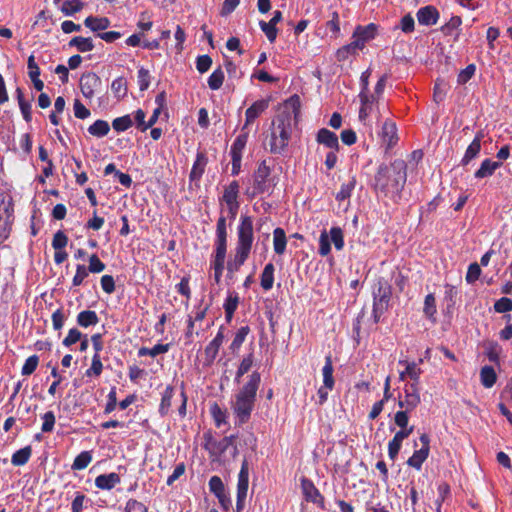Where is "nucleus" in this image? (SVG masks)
Listing matches in <instances>:
<instances>
[{
	"label": "nucleus",
	"mask_w": 512,
	"mask_h": 512,
	"mask_svg": "<svg viewBox=\"0 0 512 512\" xmlns=\"http://www.w3.org/2000/svg\"><path fill=\"white\" fill-rule=\"evenodd\" d=\"M399 364H405L406 365V373L407 376L413 380V383L419 382V377L421 374V369L417 366L415 362L408 363L406 361H399Z\"/></svg>",
	"instance_id": "obj_45"
},
{
	"label": "nucleus",
	"mask_w": 512,
	"mask_h": 512,
	"mask_svg": "<svg viewBox=\"0 0 512 512\" xmlns=\"http://www.w3.org/2000/svg\"><path fill=\"white\" fill-rule=\"evenodd\" d=\"M252 365H253V354L250 353L247 356H245L243 358V360L241 361L239 368L236 372L235 380L238 382L239 379L251 369Z\"/></svg>",
	"instance_id": "obj_44"
},
{
	"label": "nucleus",
	"mask_w": 512,
	"mask_h": 512,
	"mask_svg": "<svg viewBox=\"0 0 512 512\" xmlns=\"http://www.w3.org/2000/svg\"><path fill=\"white\" fill-rule=\"evenodd\" d=\"M261 381L260 374L253 372L249 376L248 382L243 385L239 392L235 395V400L232 403V409L237 418V424L242 425L246 423L253 411L256 392Z\"/></svg>",
	"instance_id": "obj_3"
},
{
	"label": "nucleus",
	"mask_w": 512,
	"mask_h": 512,
	"mask_svg": "<svg viewBox=\"0 0 512 512\" xmlns=\"http://www.w3.org/2000/svg\"><path fill=\"white\" fill-rule=\"evenodd\" d=\"M215 245H216V249H215L214 260L212 262V267H213L214 271H223L226 252H227V245H220V244H215Z\"/></svg>",
	"instance_id": "obj_25"
},
{
	"label": "nucleus",
	"mask_w": 512,
	"mask_h": 512,
	"mask_svg": "<svg viewBox=\"0 0 512 512\" xmlns=\"http://www.w3.org/2000/svg\"><path fill=\"white\" fill-rule=\"evenodd\" d=\"M249 255L244 254L239 251H235V257L233 260L228 261L227 263V272L228 276L232 277L233 274L239 271L240 267L245 263L248 259Z\"/></svg>",
	"instance_id": "obj_27"
},
{
	"label": "nucleus",
	"mask_w": 512,
	"mask_h": 512,
	"mask_svg": "<svg viewBox=\"0 0 512 512\" xmlns=\"http://www.w3.org/2000/svg\"><path fill=\"white\" fill-rule=\"evenodd\" d=\"M92 461V455L89 451H83L79 455L76 456L74 462L72 464L73 470H83L85 469L90 462Z\"/></svg>",
	"instance_id": "obj_38"
},
{
	"label": "nucleus",
	"mask_w": 512,
	"mask_h": 512,
	"mask_svg": "<svg viewBox=\"0 0 512 512\" xmlns=\"http://www.w3.org/2000/svg\"><path fill=\"white\" fill-rule=\"evenodd\" d=\"M476 66L469 64L465 69L461 70L457 77L458 84L467 83L475 74Z\"/></svg>",
	"instance_id": "obj_53"
},
{
	"label": "nucleus",
	"mask_w": 512,
	"mask_h": 512,
	"mask_svg": "<svg viewBox=\"0 0 512 512\" xmlns=\"http://www.w3.org/2000/svg\"><path fill=\"white\" fill-rule=\"evenodd\" d=\"M317 142L332 150L339 149V141L337 135L326 128H322L318 131Z\"/></svg>",
	"instance_id": "obj_13"
},
{
	"label": "nucleus",
	"mask_w": 512,
	"mask_h": 512,
	"mask_svg": "<svg viewBox=\"0 0 512 512\" xmlns=\"http://www.w3.org/2000/svg\"><path fill=\"white\" fill-rule=\"evenodd\" d=\"M407 180V164L402 159H396L390 164L379 166L373 188L377 194L388 197L394 201L400 198Z\"/></svg>",
	"instance_id": "obj_1"
},
{
	"label": "nucleus",
	"mask_w": 512,
	"mask_h": 512,
	"mask_svg": "<svg viewBox=\"0 0 512 512\" xmlns=\"http://www.w3.org/2000/svg\"><path fill=\"white\" fill-rule=\"evenodd\" d=\"M439 18L437 9L433 6H425L418 10L417 19L422 25H434Z\"/></svg>",
	"instance_id": "obj_12"
},
{
	"label": "nucleus",
	"mask_w": 512,
	"mask_h": 512,
	"mask_svg": "<svg viewBox=\"0 0 512 512\" xmlns=\"http://www.w3.org/2000/svg\"><path fill=\"white\" fill-rule=\"evenodd\" d=\"M259 26H260L261 30L265 33L268 40L271 43H273L277 37V32H278L276 26L274 24H272L270 21L265 22L263 20H261L259 22Z\"/></svg>",
	"instance_id": "obj_46"
},
{
	"label": "nucleus",
	"mask_w": 512,
	"mask_h": 512,
	"mask_svg": "<svg viewBox=\"0 0 512 512\" xmlns=\"http://www.w3.org/2000/svg\"><path fill=\"white\" fill-rule=\"evenodd\" d=\"M274 265L272 263H268L265 265L262 274H261V287L268 291L273 287L274 283Z\"/></svg>",
	"instance_id": "obj_23"
},
{
	"label": "nucleus",
	"mask_w": 512,
	"mask_h": 512,
	"mask_svg": "<svg viewBox=\"0 0 512 512\" xmlns=\"http://www.w3.org/2000/svg\"><path fill=\"white\" fill-rule=\"evenodd\" d=\"M250 329L248 326H243L240 329H238L232 343H231V350L236 351L238 350L243 342L245 341L246 336L248 335Z\"/></svg>",
	"instance_id": "obj_43"
},
{
	"label": "nucleus",
	"mask_w": 512,
	"mask_h": 512,
	"mask_svg": "<svg viewBox=\"0 0 512 512\" xmlns=\"http://www.w3.org/2000/svg\"><path fill=\"white\" fill-rule=\"evenodd\" d=\"M101 79L98 75L93 72H87L82 74L80 78V89L85 98H92L95 90L100 86Z\"/></svg>",
	"instance_id": "obj_9"
},
{
	"label": "nucleus",
	"mask_w": 512,
	"mask_h": 512,
	"mask_svg": "<svg viewBox=\"0 0 512 512\" xmlns=\"http://www.w3.org/2000/svg\"><path fill=\"white\" fill-rule=\"evenodd\" d=\"M103 365L101 362V358L99 354H94L92 358L91 367L86 371L87 376H91L92 374L99 376L102 372Z\"/></svg>",
	"instance_id": "obj_62"
},
{
	"label": "nucleus",
	"mask_w": 512,
	"mask_h": 512,
	"mask_svg": "<svg viewBox=\"0 0 512 512\" xmlns=\"http://www.w3.org/2000/svg\"><path fill=\"white\" fill-rule=\"evenodd\" d=\"M84 24L92 31H103L110 26V21L106 17H93L89 16L85 19Z\"/></svg>",
	"instance_id": "obj_21"
},
{
	"label": "nucleus",
	"mask_w": 512,
	"mask_h": 512,
	"mask_svg": "<svg viewBox=\"0 0 512 512\" xmlns=\"http://www.w3.org/2000/svg\"><path fill=\"white\" fill-rule=\"evenodd\" d=\"M121 481L117 473L101 474L95 479V486L102 490H111Z\"/></svg>",
	"instance_id": "obj_14"
},
{
	"label": "nucleus",
	"mask_w": 512,
	"mask_h": 512,
	"mask_svg": "<svg viewBox=\"0 0 512 512\" xmlns=\"http://www.w3.org/2000/svg\"><path fill=\"white\" fill-rule=\"evenodd\" d=\"M212 65V59L208 55H201L197 57L196 68L200 73L207 72Z\"/></svg>",
	"instance_id": "obj_63"
},
{
	"label": "nucleus",
	"mask_w": 512,
	"mask_h": 512,
	"mask_svg": "<svg viewBox=\"0 0 512 512\" xmlns=\"http://www.w3.org/2000/svg\"><path fill=\"white\" fill-rule=\"evenodd\" d=\"M323 374V383L324 386L328 388L334 387V378H333V365H332V359L331 356H326L325 358V365L322 369Z\"/></svg>",
	"instance_id": "obj_31"
},
{
	"label": "nucleus",
	"mask_w": 512,
	"mask_h": 512,
	"mask_svg": "<svg viewBox=\"0 0 512 512\" xmlns=\"http://www.w3.org/2000/svg\"><path fill=\"white\" fill-rule=\"evenodd\" d=\"M224 340L222 331H219L215 338L205 348V354L210 360H214Z\"/></svg>",
	"instance_id": "obj_24"
},
{
	"label": "nucleus",
	"mask_w": 512,
	"mask_h": 512,
	"mask_svg": "<svg viewBox=\"0 0 512 512\" xmlns=\"http://www.w3.org/2000/svg\"><path fill=\"white\" fill-rule=\"evenodd\" d=\"M215 244L227 245L226 219L223 216L217 221Z\"/></svg>",
	"instance_id": "obj_37"
},
{
	"label": "nucleus",
	"mask_w": 512,
	"mask_h": 512,
	"mask_svg": "<svg viewBox=\"0 0 512 512\" xmlns=\"http://www.w3.org/2000/svg\"><path fill=\"white\" fill-rule=\"evenodd\" d=\"M133 125L130 115L115 118L112 122V127L117 132H123Z\"/></svg>",
	"instance_id": "obj_42"
},
{
	"label": "nucleus",
	"mask_w": 512,
	"mask_h": 512,
	"mask_svg": "<svg viewBox=\"0 0 512 512\" xmlns=\"http://www.w3.org/2000/svg\"><path fill=\"white\" fill-rule=\"evenodd\" d=\"M224 81V73L221 68L213 71L208 78V86L212 90H218L221 88Z\"/></svg>",
	"instance_id": "obj_40"
},
{
	"label": "nucleus",
	"mask_w": 512,
	"mask_h": 512,
	"mask_svg": "<svg viewBox=\"0 0 512 512\" xmlns=\"http://www.w3.org/2000/svg\"><path fill=\"white\" fill-rule=\"evenodd\" d=\"M239 184L237 181H232L224 190L222 200L227 205L239 204L238 202Z\"/></svg>",
	"instance_id": "obj_20"
},
{
	"label": "nucleus",
	"mask_w": 512,
	"mask_h": 512,
	"mask_svg": "<svg viewBox=\"0 0 512 512\" xmlns=\"http://www.w3.org/2000/svg\"><path fill=\"white\" fill-rule=\"evenodd\" d=\"M270 168L262 161L253 176V191L249 194L251 197L257 194L268 192L270 189L269 184Z\"/></svg>",
	"instance_id": "obj_6"
},
{
	"label": "nucleus",
	"mask_w": 512,
	"mask_h": 512,
	"mask_svg": "<svg viewBox=\"0 0 512 512\" xmlns=\"http://www.w3.org/2000/svg\"><path fill=\"white\" fill-rule=\"evenodd\" d=\"M110 131L109 123L105 120H97L89 126L88 132L95 137H104Z\"/></svg>",
	"instance_id": "obj_29"
},
{
	"label": "nucleus",
	"mask_w": 512,
	"mask_h": 512,
	"mask_svg": "<svg viewBox=\"0 0 512 512\" xmlns=\"http://www.w3.org/2000/svg\"><path fill=\"white\" fill-rule=\"evenodd\" d=\"M237 245L235 251L249 255L254 242L253 219L242 215L237 228Z\"/></svg>",
	"instance_id": "obj_5"
},
{
	"label": "nucleus",
	"mask_w": 512,
	"mask_h": 512,
	"mask_svg": "<svg viewBox=\"0 0 512 512\" xmlns=\"http://www.w3.org/2000/svg\"><path fill=\"white\" fill-rule=\"evenodd\" d=\"M331 250V244L329 235L326 233V231H323L319 238V254L321 256H327L330 253Z\"/></svg>",
	"instance_id": "obj_57"
},
{
	"label": "nucleus",
	"mask_w": 512,
	"mask_h": 512,
	"mask_svg": "<svg viewBox=\"0 0 512 512\" xmlns=\"http://www.w3.org/2000/svg\"><path fill=\"white\" fill-rule=\"evenodd\" d=\"M98 322L99 318L93 310H84L77 315V324L83 328L94 326Z\"/></svg>",
	"instance_id": "obj_19"
},
{
	"label": "nucleus",
	"mask_w": 512,
	"mask_h": 512,
	"mask_svg": "<svg viewBox=\"0 0 512 512\" xmlns=\"http://www.w3.org/2000/svg\"><path fill=\"white\" fill-rule=\"evenodd\" d=\"M429 452L426 449L416 450L407 460V464L417 470H420L424 461L428 458Z\"/></svg>",
	"instance_id": "obj_33"
},
{
	"label": "nucleus",
	"mask_w": 512,
	"mask_h": 512,
	"mask_svg": "<svg viewBox=\"0 0 512 512\" xmlns=\"http://www.w3.org/2000/svg\"><path fill=\"white\" fill-rule=\"evenodd\" d=\"M111 90L117 99H122L126 96L128 88L127 81L123 77L115 79L111 84Z\"/></svg>",
	"instance_id": "obj_35"
},
{
	"label": "nucleus",
	"mask_w": 512,
	"mask_h": 512,
	"mask_svg": "<svg viewBox=\"0 0 512 512\" xmlns=\"http://www.w3.org/2000/svg\"><path fill=\"white\" fill-rule=\"evenodd\" d=\"M404 400L407 405V411H412L419 405L420 395L417 383H411L406 386Z\"/></svg>",
	"instance_id": "obj_16"
},
{
	"label": "nucleus",
	"mask_w": 512,
	"mask_h": 512,
	"mask_svg": "<svg viewBox=\"0 0 512 512\" xmlns=\"http://www.w3.org/2000/svg\"><path fill=\"white\" fill-rule=\"evenodd\" d=\"M238 296L237 295H229L224 303V309L226 313V317L230 320L237 309L238 306Z\"/></svg>",
	"instance_id": "obj_50"
},
{
	"label": "nucleus",
	"mask_w": 512,
	"mask_h": 512,
	"mask_svg": "<svg viewBox=\"0 0 512 512\" xmlns=\"http://www.w3.org/2000/svg\"><path fill=\"white\" fill-rule=\"evenodd\" d=\"M39 363V358L36 355H32L28 357L22 367L21 373L24 376L31 375L37 368Z\"/></svg>",
	"instance_id": "obj_49"
},
{
	"label": "nucleus",
	"mask_w": 512,
	"mask_h": 512,
	"mask_svg": "<svg viewBox=\"0 0 512 512\" xmlns=\"http://www.w3.org/2000/svg\"><path fill=\"white\" fill-rule=\"evenodd\" d=\"M32 449L30 446H26L16 451L11 458V462L14 466H22L26 464L31 456Z\"/></svg>",
	"instance_id": "obj_32"
},
{
	"label": "nucleus",
	"mask_w": 512,
	"mask_h": 512,
	"mask_svg": "<svg viewBox=\"0 0 512 512\" xmlns=\"http://www.w3.org/2000/svg\"><path fill=\"white\" fill-rule=\"evenodd\" d=\"M356 180L351 178L348 182L341 185L340 191L336 194V200L343 201L350 198L352 191L355 188Z\"/></svg>",
	"instance_id": "obj_39"
},
{
	"label": "nucleus",
	"mask_w": 512,
	"mask_h": 512,
	"mask_svg": "<svg viewBox=\"0 0 512 512\" xmlns=\"http://www.w3.org/2000/svg\"><path fill=\"white\" fill-rule=\"evenodd\" d=\"M173 397V388L168 386L162 396L159 412L161 415H166L171 407V400Z\"/></svg>",
	"instance_id": "obj_41"
},
{
	"label": "nucleus",
	"mask_w": 512,
	"mask_h": 512,
	"mask_svg": "<svg viewBox=\"0 0 512 512\" xmlns=\"http://www.w3.org/2000/svg\"><path fill=\"white\" fill-rule=\"evenodd\" d=\"M286 234L282 228H276L273 231V247L274 251L278 255H282L286 249Z\"/></svg>",
	"instance_id": "obj_22"
},
{
	"label": "nucleus",
	"mask_w": 512,
	"mask_h": 512,
	"mask_svg": "<svg viewBox=\"0 0 512 512\" xmlns=\"http://www.w3.org/2000/svg\"><path fill=\"white\" fill-rule=\"evenodd\" d=\"M381 135L383 142L387 144V148L393 147L398 140L396 124L386 120L383 123Z\"/></svg>",
	"instance_id": "obj_15"
},
{
	"label": "nucleus",
	"mask_w": 512,
	"mask_h": 512,
	"mask_svg": "<svg viewBox=\"0 0 512 512\" xmlns=\"http://www.w3.org/2000/svg\"><path fill=\"white\" fill-rule=\"evenodd\" d=\"M494 309L498 313H506L512 311V299L502 297L494 304Z\"/></svg>",
	"instance_id": "obj_60"
},
{
	"label": "nucleus",
	"mask_w": 512,
	"mask_h": 512,
	"mask_svg": "<svg viewBox=\"0 0 512 512\" xmlns=\"http://www.w3.org/2000/svg\"><path fill=\"white\" fill-rule=\"evenodd\" d=\"M269 106V101L265 99L254 102L245 112V123L242 130H247L249 125L254 122Z\"/></svg>",
	"instance_id": "obj_10"
},
{
	"label": "nucleus",
	"mask_w": 512,
	"mask_h": 512,
	"mask_svg": "<svg viewBox=\"0 0 512 512\" xmlns=\"http://www.w3.org/2000/svg\"><path fill=\"white\" fill-rule=\"evenodd\" d=\"M248 483H249V465L246 459L243 460L241 469L238 475V484H237V503L236 508L237 511L240 512L245 505V500L248 492Z\"/></svg>",
	"instance_id": "obj_7"
},
{
	"label": "nucleus",
	"mask_w": 512,
	"mask_h": 512,
	"mask_svg": "<svg viewBox=\"0 0 512 512\" xmlns=\"http://www.w3.org/2000/svg\"><path fill=\"white\" fill-rule=\"evenodd\" d=\"M480 378L484 387L491 388L497 380V375L493 367L484 366L480 371Z\"/></svg>",
	"instance_id": "obj_30"
},
{
	"label": "nucleus",
	"mask_w": 512,
	"mask_h": 512,
	"mask_svg": "<svg viewBox=\"0 0 512 512\" xmlns=\"http://www.w3.org/2000/svg\"><path fill=\"white\" fill-rule=\"evenodd\" d=\"M89 275L87 267L83 264H79L76 267V274L73 277L72 284L73 286H80L84 279Z\"/></svg>",
	"instance_id": "obj_59"
},
{
	"label": "nucleus",
	"mask_w": 512,
	"mask_h": 512,
	"mask_svg": "<svg viewBox=\"0 0 512 512\" xmlns=\"http://www.w3.org/2000/svg\"><path fill=\"white\" fill-rule=\"evenodd\" d=\"M391 286L384 278H379L373 288V318L377 323L387 311L391 298Z\"/></svg>",
	"instance_id": "obj_4"
},
{
	"label": "nucleus",
	"mask_w": 512,
	"mask_h": 512,
	"mask_svg": "<svg viewBox=\"0 0 512 512\" xmlns=\"http://www.w3.org/2000/svg\"><path fill=\"white\" fill-rule=\"evenodd\" d=\"M105 269V264L99 259L96 254H92L89 257V266L87 267L88 272L100 273Z\"/></svg>",
	"instance_id": "obj_54"
},
{
	"label": "nucleus",
	"mask_w": 512,
	"mask_h": 512,
	"mask_svg": "<svg viewBox=\"0 0 512 512\" xmlns=\"http://www.w3.org/2000/svg\"><path fill=\"white\" fill-rule=\"evenodd\" d=\"M436 311L435 297L433 294H428L425 297L423 312L428 318H432Z\"/></svg>",
	"instance_id": "obj_52"
},
{
	"label": "nucleus",
	"mask_w": 512,
	"mask_h": 512,
	"mask_svg": "<svg viewBox=\"0 0 512 512\" xmlns=\"http://www.w3.org/2000/svg\"><path fill=\"white\" fill-rule=\"evenodd\" d=\"M84 335L77 329L72 328L69 330L68 335L63 340V345L66 347H70L76 342L80 341Z\"/></svg>",
	"instance_id": "obj_55"
},
{
	"label": "nucleus",
	"mask_w": 512,
	"mask_h": 512,
	"mask_svg": "<svg viewBox=\"0 0 512 512\" xmlns=\"http://www.w3.org/2000/svg\"><path fill=\"white\" fill-rule=\"evenodd\" d=\"M481 139H482V134L480 133V134L476 135L474 140L468 146V148L466 149V152L464 154V157L461 160V164L463 166L468 165L471 160H473L474 158H476L478 156V154L480 153V150H481Z\"/></svg>",
	"instance_id": "obj_18"
},
{
	"label": "nucleus",
	"mask_w": 512,
	"mask_h": 512,
	"mask_svg": "<svg viewBox=\"0 0 512 512\" xmlns=\"http://www.w3.org/2000/svg\"><path fill=\"white\" fill-rule=\"evenodd\" d=\"M82 3L80 0H70L63 3L62 11L66 15H73L74 13L82 9Z\"/></svg>",
	"instance_id": "obj_58"
},
{
	"label": "nucleus",
	"mask_w": 512,
	"mask_h": 512,
	"mask_svg": "<svg viewBox=\"0 0 512 512\" xmlns=\"http://www.w3.org/2000/svg\"><path fill=\"white\" fill-rule=\"evenodd\" d=\"M462 23V20L459 16H453L450 20L441 27V31L445 35H451L454 30H456Z\"/></svg>",
	"instance_id": "obj_56"
},
{
	"label": "nucleus",
	"mask_w": 512,
	"mask_h": 512,
	"mask_svg": "<svg viewBox=\"0 0 512 512\" xmlns=\"http://www.w3.org/2000/svg\"><path fill=\"white\" fill-rule=\"evenodd\" d=\"M301 488L307 501L323 506L324 499L312 481L303 478L301 480Z\"/></svg>",
	"instance_id": "obj_11"
},
{
	"label": "nucleus",
	"mask_w": 512,
	"mask_h": 512,
	"mask_svg": "<svg viewBox=\"0 0 512 512\" xmlns=\"http://www.w3.org/2000/svg\"><path fill=\"white\" fill-rule=\"evenodd\" d=\"M330 242H333L337 250H341L344 247L343 232L339 227H332L330 230Z\"/></svg>",
	"instance_id": "obj_48"
},
{
	"label": "nucleus",
	"mask_w": 512,
	"mask_h": 512,
	"mask_svg": "<svg viewBox=\"0 0 512 512\" xmlns=\"http://www.w3.org/2000/svg\"><path fill=\"white\" fill-rule=\"evenodd\" d=\"M361 107L359 110V119L360 121H365L369 114L372 111V107L374 102H376V97L374 95H370L369 93L363 92L359 94Z\"/></svg>",
	"instance_id": "obj_17"
},
{
	"label": "nucleus",
	"mask_w": 512,
	"mask_h": 512,
	"mask_svg": "<svg viewBox=\"0 0 512 512\" xmlns=\"http://www.w3.org/2000/svg\"><path fill=\"white\" fill-rule=\"evenodd\" d=\"M138 83L141 91L148 89L150 85V73L143 67L138 70Z\"/></svg>",
	"instance_id": "obj_64"
},
{
	"label": "nucleus",
	"mask_w": 512,
	"mask_h": 512,
	"mask_svg": "<svg viewBox=\"0 0 512 512\" xmlns=\"http://www.w3.org/2000/svg\"><path fill=\"white\" fill-rule=\"evenodd\" d=\"M70 47H76L78 51L84 53L94 49V44L91 38L81 36L73 37L69 42Z\"/></svg>",
	"instance_id": "obj_26"
},
{
	"label": "nucleus",
	"mask_w": 512,
	"mask_h": 512,
	"mask_svg": "<svg viewBox=\"0 0 512 512\" xmlns=\"http://www.w3.org/2000/svg\"><path fill=\"white\" fill-rule=\"evenodd\" d=\"M248 135H249V132L247 130L243 131L241 129L240 135L237 136V138L235 139V141L231 147V151H230L231 155L237 154L239 156H242V151L245 148V145L248 140Z\"/></svg>",
	"instance_id": "obj_34"
},
{
	"label": "nucleus",
	"mask_w": 512,
	"mask_h": 512,
	"mask_svg": "<svg viewBox=\"0 0 512 512\" xmlns=\"http://www.w3.org/2000/svg\"><path fill=\"white\" fill-rule=\"evenodd\" d=\"M376 33V26L374 24H369L365 27L358 26L353 34V37L362 38L366 43L370 39H373Z\"/></svg>",
	"instance_id": "obj_36"
},
{
	"label": "nucleus",
	"mask_w": 512,
	"mask_h": 512,
	"mask_svg": "<svg viewBox=\"0 0 512 512\" xmlns=\"http://www.w3.org/2000/svg\"><path fill=\"white\" fill-rule=\"evenodd\" d=\"M447 92V85L442 80H437L434 85L433 99L436 103H440L444 100Z\"/></svg>",
	"instance_id": "obj_47"
},
{
	"label": "nucleus",
	"mask_w": 512,
	"mask_h": 512,
	"mask_svg": "<svg viewBox=\"0 0 512 512\" xmlns=\"http://www.w3.org/2000/svg\"><path fill=\"white\" fill-rule=\"evenodd\" d=\"M298 112L295 106L291 109L285 107L273 119L269 140L271 153H282L287 147L291 137L292 126L296 123Z\"/></svg>",
	"instance_id": "obj_2"
},
{
	"label": "nucleus",
	"mask_w": 512,
	"mask_h": 512,
	"mask_svg": "<svg viewBox=\"0 0 512 512\" xmlns=\"http://www.w3.org/2000/svg\"><path fill=\"white\" fill-rule=\"evenodd\" d=\"M499 166L500 163L486 159L481 163L480 168L475 172V177L485 178L487 176H491Z\"/></svg>",
	"instance_id": "obj_28"
},
{
	"label": "nucleus",
	"mask_w": 512,
	"mask_h": 512,
	"mask_svg": "<svg viewBox=\"0 0 512 512\" xmlns=\"http://www.w3.org/2000/svg\"><path fill=\"white\" fill-rule=\"evenodd\" d=\"M43 424L41 427L42 432L47 433L51 432L54 429L55 425V415L52 411L46 412L43 416Z\"/></svg>",
	"instance_id": "obj_61"
},
{
	"label": "nucleus",
	"mask_w": 512,
	"mask_h": 512,
	"mask_svg": "<svg viewBox=\"0 0 512 512\" xmlns=\"http://www.w3.org/2000/svg\"><path fill=\"white\" fill-rule=\"evenodd\" d=\"M67 243L68 237L63 231L59 230L54 234L52 240V247L55 250H64V248L67 246Z\"/></svg>",
	"instance_id": "obj_51"
},
{
	"label": "nucleus",
	"mask_w": 512,
	"mask_h": 512,
	"mask_svg": "<svg viewBox=\"0 0 512 512\" xmlns=\"http://www.w3.org/2000/svg\"><path fill=\"white\" fill-rule=\"evenodd\" d=\"M13 212L11 201L3 199L0 203V243L4 242L10 235Z\"/></svg>",
	"instance_id": "obj_8"
}]
</instances>
